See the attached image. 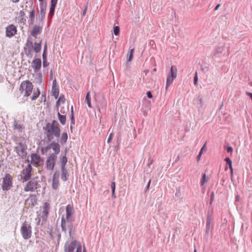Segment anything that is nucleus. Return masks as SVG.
<instances>
[{
	"instance_id": "obj_1",
	"label": "nucleus",
	"mask_w": 252,
	"mask_h": 252,
	"mask_svg": "<svg viewBox=\"0 0 252 252\" xmlns=\"http://www.w3.org/2000/svg\"><path fill=\"white\" fill-rule=\"evenodd\" d=\"M44 134L48 142H51L54 137L59 138L61 135L60 126L58 122L54 120L52 123H47L44 128Z\"/></svg>"
},
{
	"instance_id": "obj_2",
	"label": "nucleus",
	"mask_w": 252,
	"mask_h": 252,
	"mask_svg": "<svg viewBox=\"0 0 252 252\" xmlns=\"http://www.w3.org/2000/svg\"><path fill=\"white\" fill-rule=\"evenodd\" d=\"M67 150L65 149L64 154L63 153L60 156L59 162L61 164V179L65 182L68 180V172L66 168V165L67 162V158L66 157Z\"/></svg>"
},
{
	"instance_id": "obj_3",
	"label": "nucleus",
	"mask_w": 252,
	"mask_h": 252,
	"mask_svg": "<svg viewBox=\"0 0 252 252\" xmlns=\"http://www.w3.org/2000/svg\"><path fill=\"white\" fill-rule=\"evenodd\" d=\"M65 210L66 220L64 217V216H63L61 218L62 230L65 233L66 232V222H69L73 220L72 217L73 212V208L71 205L68 204L66 206Z\"/></svg>"
},
{
	"instance_id": "obj_4",
	"label": "nucleus",
	"mask_w": 252,
	"mask_h": 252,
	"mask_svg": "<svg viewBox=\"0 0 252 252\" xmlns=\"http://www.w3.org/2000/svg\"><path fill=\"white\" fill-rule=\"evenodd\" d=\"M20 231L24 239H29L31 237L32 233V228L31 223L28 221H25L22 224Z\"/></svg>"
},
{
	"instance_id": "obj_5",
	"label": "nucleus",
	"mask_w": 252,
	"mask_h": 252,
	"mask_svg": "<svg viewBox=\"0 0 252 252\" xmlns=\"http://www.w3.org/2000/svg\"><path fill=\"white\" fill-rule=\"evenodd\" d=\"M33 87L32 83L30 81H24L21 84L20 91L21 92V93L22 92H25V96H29L32 91Z\"/></svg>"
},
{
	"instance_id": "obj_6",
	"label": "nucleus",
	"mask_w": 252,
	"mask_h": 252,
	"mask_svg": "<svg viewBox=\"0 0 252 252\" xmlns=\"http://www.w3.org/2000/svg\"><path fill=\"white\" fill-rule=\"evenodd\" d=\"M12 178L9 173H6L5 176L2 178V183L1 188L4 191H7L10 189L12 186Z\"/></svg>"
},
{
	"instance_id": "obj_7",
	"label": "nucleus",
	"mask_w": 252,
	"mask_h": 252,
	"mask_svg": "<svg viewBox=\"0 0 252 252\" xmlns=\"http://www.w3.org/2000/svg\"><path fill=\"white\" fill-rule=\"evenodd\" d=\"M37 178L38 177H36V178H34L27 183L24 188L25 191H33L38 188L40 187L38 185V182L36 180Z\"/></svg>"
},
{
	"instance_id": "obj_8",
	"label": "nucleus",
	"mask_w": 252,
	"mask_h": 252,
	"mask_svg": "<svg viewBox=\"0 0 252 252\" xmlns=\"http://www.w3.org/2000/svg\"><path fill=\"white\" fill-rule=\"evenodd\" d=\"M32 170V165L29 164L27 167L22 170L21 179L23 180V182L28 181L31 179Z\"/></svg>"
},
{
	"instance_id": "obj_9",
	"label": "nucleus",
	"mask_w": 252,
	"mask_h": 252,
	"mask_svg": "<svg viewBox=\"0 0 252 252\" xmlns=\"http://www.w3.org/2000/svg\"><path fill=\"white\" fill-rule=\"evenodd\" d=\"M57 159V156L49 155L47 158L46 161V169L48 170H53L56 165V162Z\"/></svg>"
},
{
	"instance_id": "obj_10",
	"label": "nucleus",
	"mask_w": 252,
	"mask_h": 252,
	"mask_svg": "<svg viewBox=\"0 0 252 252\" xmlns=\"http://www.w3.org/2000/svg\"><path fill=\"white\" fill-rule=\"evenodd\" d=\"M79 241L77 240L72 241L70 244H65L64 246V252H74L76 247L79 244Z\"/></svg>"
},
{
	"instance_id": "obj_11",
	"label": "nucleus",
	"mask_w": 252,
	"mask_h": 252,
	"mask_svg": "<svg viewBox=\"0 0 252 252\" xmlns=\"http://www.w3.org/2000/svg\"><path fill=\"white\" fill-rule=\"evenodd\" d=\"M17 32V28L13 24L9 25L6 28V35L7 37H11Z\"/></svg>"
},
{
	"instance_id": "obj_12",
	"label": "nucleus",
	"mask_w": 252,
	"mask_h": 252,
	"mask_svg": "<svg viewBox=\"0 0 252 252\" xmlns=\"http://www.w3.org/2000/svg\"><path fill=\"white\" fill-rule=\"evenodd\" d=\"M51 149L54 151V153H52L50 155H54L55 156H57V155L60 153V145L58 142H56L55 141H51Z\"/></svg>"
},
{
	"instance_id": "obj_13",
	"label": "nucleus",
	"mask_w": 252,
	"mask_h": 252,
	"mask_svg": "<svg viewBox=\"0 0 252 252\" xmlns=\"http://www.w3.org/2000/svg\"><path fill=\"white\" fill-rule=\"evenodd\" d=\"M46 6V3L41 2L40 4V11L38 15V19L40 21H43L45 18Z\"/></svg>"
},
{
	"instance_id": "obj_14",
	"label": "nucleus",
	"mask_w": 252,
	"mask_h": 252,
	"mask_svg": "<svg viewBox=\"0 0 252 252\" xmlns=\"http://www.w3.org/2000/svg\"><path fill=\"white\" fill-rule=\"evenodd\" d=\"M37 198L36 195L31 194L29 197L26 200L25 203L28 204L32 208L33 207L37 204Z\"/></svg>"
},
{
	"instance_id": "obj_15",
	"label": "nucleus",
	"mask_w": 252,
	"mask_h": 252,
	"mask_svg": "<svg viewBox=\"0 0 252 252\" xmlns=\"http://www.w3.org/2000/svg\"><path fill=\"white\" fill-rule=\"evenodd\" d=\"M18 145L20 148V151L18 155L21 158L24 159L26 158L27 155V153L26 152L27 146L22 142H19L18 143Z\"/></svg>"
},
{
	"instance_id": "obj_16",
	"label": "nucleus",
	"mask_w": 252,
	"mask_h": 252,
	"mask_svg": "<svg viewBox=\"0 0 252 252\" xmlns=\"http://www.w3.org/2000/svg\"><path fill=\"white\" fill-rule=\"evenodd\" d=\"M32 68L34 70L35 72H37L41 67V60L39 58L33 60L32 62Z\"/></svg>"
},
{
	"instance_id": "obj_17",
	"label": "nucleus",
	"mask_w": 252,
	"mask_h": 252,
	"mask_svg": "<svg viewBox=\"0 0 252 252\" xmlns=\"http://www.w3.org/2000/svg\"><path fill=\"white\" fill-rule=\"evenodd\" d=\"M50 207V204L47 202H45L43 204V211L42 212L41 217L44 220H45L48 217Z\"/></svg>"
},
{
	"instance_id": "obj_18",
	"label": "nucleus",
	"mask_w": 252,
	"mask_h": 252,
	"mask_svg": "<svg viewBox=\"0 0 252 252\" xmlns=\"http://www.w3.org/2000/svg\"><path fill=\"white\" fill-rule=\"evenodd\" d=\"M51 92L52 95L54 96L55 99H57L59 97V88L57 86V81L56 79H55L53 81Z\"/></svg>"
},
{
	"instance_id": "obj_19",
	"label": "nucleus",
	"mask_w": 252,
	"mask_h": 252,
	"mask_svg": "<svg viewBox=\"0 0 252 252\" xmlns=\"http://www.w3.org/2000/svg\"><path fill=\"white\" fill-rule=\"evenodd\" d=\"M177 68L176 66L172 65L170 69L169 73L168 75L167 78L174 80L177 77Z\"/></svg>"
},
{
	"instance_id": "obj_20",
	"label": "nucleus",
	"mask_w": 252,
	"mask_h": 252,
	"mask_svg": "<svg viewBox=\"0 0 252 252\" xmlns=\"http://www.w3.org/2000/svg\"><path fill=\"white\" fill-rule=\"evenodd\" d=\"M42 32V27H40L39 26L35 25L32 30L31 32V35L34 37L36 38L37 36L40 34Z\"/></svg>"
},
{
	"instance_id": "obj_21",
	"label": "nucleus",
	"mask_w": 252,
	"mask_h": 252,
	"mask_svg": "<svg viewBox=\"0 0 252 252\" xmlns=\"http://www.w3.org/2000/svg\"><path fill=\"white\" fill-rule=\"evenodd\" d=\"M28 2H29L30 8L31 9V11L30 13V19H34L35 10L34 9V7L33 6V1L32 0H30L29 2L26 1V3H28Z\"/></svg>"
},
{
	"instance_id": "obj_22",
	"label": "nucleus",
	"mask_w": 252,
	"mask_h": 252,
	"mask_svg": "<svg viewBox=\"0 0 252 252\" xmlns=\"http://www.w3.org/2000/svg\"><path fill=\"white\" fill-rule=\"evenodd\" d=\"M211 221V215L208 213L206 220V233L208 235L210 231V227Z\"/></svg>"
},
{
	"instance_id": "obj_23",
	"label": "nucleus",
	"mask_w": 252,
	"mask_h": 252,
	"mask_svg": "<svg viewBox=\"0 0 252 252\" xmlns=\"http://www.w3.org/2000/svg\"><path fill=\"white\" fill-rule=\"evenodd\" d=\"M224 161L226 162V164L228 165L229 168L230 170L231 176V179L232 180V177H233V169L232 165V161L230 159V158L228 157L225 158H224Z\"/></svg>"
},
{
	"instance_id": "obj_24",
	"label": "nucleus",
	"mask_w": 252,
	"mask_h": 252,
	"mask_svg": "<svg viewBox=\"0 0 252 252\" xmlns=\"http://www.w3.org/2000/svg\"><path fill=\"white\" fill-rule=\"evenodd\" d=\"M41 42L42 40H40L39 43L35 42L34 43V45L32 46V49L34 50L36 53H38L40 52L41 49Z\"/></svg>"
},
{
	"instance_id": "obj_25",
	"label": "nucleus",
	"mask_w": 252,
	"mask_h": 252,
	"mask_svg": "<svg viewBox=\"0 0 252 252\" xmlns=\"http://www.w3.org/2000/svg\"><path fill=\"white\" fill-rule=\"evenodd\" d=\"M31 157L32 161H36L37 163H39L42 161L41 158L36 154H32Z\"/></svg>"
},
{
	"instance_id": "obj_26",
	"label": "nucleus",
	"mask_w": 252,
	"mask_h": 252,
	"mask_svg": "<svg viewBox=\"0 0 252 252\" xmlns=\"http://www.w3.org/2000/svg\"><path fill=\"white\" fill-rule=\"evenodd\" d=\"M67 139V132H64L62 133L60 140L59 142H60L62 145H64L66 143Z\"/></svg>"
},
{
	"instance_id": "obj_27",
	"label": "nucleus",
	"mask_w": 252,
	"mask_h": 252,
	"mask_svg": "<svg viewBox=\"0 0 252 252\" xmlns=\"http://www.w3.org/2000/svg\"><path fill=\"white\" fill-rule=\"evenodd\" d=\"M58 117L61 124L64 125L66 123V116L61 115L59 112L58 113Z\"/></svg>"
},
{
	"instance_id": "obj_28",
	"label": "nucleus",
	"mask_w": 252,
	"mask_h": 252,
	"mask_svg": "<svg viewBox=\"0 0 252 252\" xmlns=\"http://www.w3.org/2000/svg\"><path fill=\"white\" fill-rule=\"evenodd\" d=\"M134 52V49H131L128 53L127 62H129L132 61L133 57V53Z\"/></svg>"
},
{
	"instance_id": "obj_29",
	"label": "nucleus",
	"mask_w": 252,
	"mask_h": 252,
	"mask_svg": "<svg viewBox=\"0 0 252 252\" xmlns=\"http://www.w3.org/2000/svg\"><path fill=\"white\" fill-rule=\"evenodd\" d=\"M85 101L87 103L88 107L90 108H92L91 98L89 92H88L86 94L85 97Z\"/></svg>"
},
{
	"instance_id": "obj_30",
	"label": "nucleus",
	"mask_w": 252,
	"mask_h": 252,
	"mask_svg": "<svg viewBox=\"0 0 252 252\" xmlns=\"http://www.w3.org/2000/svg\"><path fill=\"white\" fill-rule=\"evenodd\" d=\"M39 94H40V91H39V89L37 88H36V91H35V90L33 91V95L32 97V100H36L37 98V97H38V96L39 95Z\"/></svg>"
},
{
	"instance_id": "obj_31",
	"label": "nucleus",
	"mask_w": 252,
	"mask_h": 252,
	"mask_svg": "<svg viewBox=\"0 0 252 252\" xmlns=\"http://www.w3.org/2000/svg\"><path fill=\"white\" fill-rule=\"evenodd\" d=\"M13 127L15 129H18L19 131H21L23 128V125L21 124H18L17 123V121L16 120H14V123H13Z\"/></svg>"
},
{
	"instance_id": "obj_32",
	"label": "nucleus",
	"mask_w": 252,
	"mask_h": 252,
	"mask_svg": "<svg viewBox=\"0 0 252 252\" xmlns=\"http://www.w3.org/2000/svg\"><path fill=\"white\" fill-rule=\"evenodd\" d=\"M59 180L57 179H53L52 188L54 189H57L58 188Z\"/></svg>"
},
{
	"instance_id": "obj_33",
	"label": "nucleus",
	"mask_w": 252,
	"mask_h": 252,
	"mask_svg": "<svg viewBox=\"0 0 252 252\" xmlns=\"http://www.w3.org/2000/svg\"><path fill=\"white\" fill-rule=\"evenodd\" d=\"M24 49L25 53L27 55V56L29 58H32V48H27L24 47Z\"/></svg>"
},
{
	"instance_id": "obj_34",
	"label": "nucleus",
	"mask_w": 252,
	"mask_h": 252,
	"mask_svg": "<svg viewBox=\"0 0 252 252\" xmlns=\"http://www.w3.org/2000/svg\"><path fill=\"white\" fill-rule=\"evenodd\" d=\"M26 46L27 48H32L33 46L32 41L29 38L27 39V42L26 43Z\"/></svg>"
},
{
	"instance_id": "obj_35",
	"label": "nucleus",
	"mask_w": 252,
	"mask_h": 252,
	"mask_svg": "<svg viewBox=\"0 0 252 252\" xmlns=\"http://www.w3.org/2000/svg\"><path fill=\"white\" fill-rule=\"evenodd\" d=\"M113 33L115 35H118L120 33V27L119 26H114L113 28Z\"/></svg>"
},
{
	"instance_id": "obj_36",
	"label": "nucleus",
	"mask_w": 252,
	"mask_h": 252,
	"mask_svg": "<svg viewBox=\"0 0 252 252\" xmlns=\"http://www.w3.org/2000/svg\"><path fill=\"white\" fill-rule=\"evenodd\" d=\"M207 181V180L206 175L205 174H203L202 175V178L200 181L201 186H203V185H204V184L205 183H206Z\"/></svg>"
},
{
	"instance_id": "obj_37",
	"label": "nucleus",
	"mask_w": 252,
	"mask_h": 252,
	"mask_svg": "<svg viewBox=\"0 0 252 252\" xmlns=\"http://www.w3.org/2000/svg\"><path fill=\"white\" fill-rule=\"evenodd\" d=\"M206 144H205L203 147L201 148L197 157V160L199 161L200 160V157L203 153V151L205 147Z\"/></svg>"
},
{
	"instance_id": "obj_38",
	"label": "nucleus",
	"mask_w": 252,
	"mask_h": 252,
	"mask_svg": "<svg viewBox=\"0 0 252 252\" xmlns=\"http://www.w3.org/2000/svg\"><path fill=\"white\" fill-rule=\"evenodd\" d=\"M55 8L56 7H53V8H52V6H50L49 16L52 17L54 15L55 10Z\"/></svg>"
},
{
	"instance_id": "obj_39",
	"label": "nucleus",
	"mask_w": 252,
	"mask_h": 252,
	"mask_svg": "<svg viewBox=\"0 0 252 252\" xmlns=\"http://www.w3.org/2000/svg\"><path fill=\"white\" fill-rule=\"evenodd\" d=\"M25 12L23 10H21L19 12V18H20V21L21 22L23 21V20L24 19L23 17L25 16Z\"/></svg>"
},
{
	"instance_id": "obj_40",
	"label": "nucleus",
	"mask_w": 252,
	"mask_h": 252,
	"mask_svg": "<svg viewBox=\"0 0 252 252\" xmlns=\"http://www.w3.org/2000/svg\"><path fill=\"white\" fill-rule=\"evenodd\" d=\"M173 80L167 78L166 79V89H167L168 87L170 86L172 83Z\"/></svg>"
},
{
	"instance_id": "obj_41",
	"label": "nucleus",
	"mask_w": 252,
	"mask_h": 252,
	"mask_svg": "<svg viewBox=\"0 0 252 252\" xmlns=\"http://www.w3.org/2000/svg\"><path fill=\"white\" fill-rule=\"evenodd\" d=\"M58 100H59V101H60V102H61L62 103H64L65 102V97L64 96V95L63 94H61L60 95V96H59V97Z\"/></svg>"
},
{
	"instance_id": "obj_42",
	"label": "nucleus",
	"mask_w": 252,
	"mask_h": 252,
	"mask_svg": "<svg viewBox=\"0 0 252 252\" xmlns=\"http://www.w3.org/2000/svg\"><path fill=\"white\" fill-rule=\"evenodd\" d=\"M58 0H51V5L50 6H52V8H53V7H56L57 4Z\"/></svg>"
},
{
	"instance_id": "obj_43",
	"label": "nucleus",
	"mask_w": 252,
	"mask_h": 252,
	"mask_svg": "<svg viewBox=\"0 0 252 252\" xmlns=\"http://www.w3.org/2000/svg\"><path fill=\"white\" fill-rule=\"evenodd\" d=\"M70 120H71V121L75 120V118H74V112H73V106H71V107Z\"/></svg>"
},
{
	"instance_id": "obj_44",
	"label": "nucleus",
	"mask_w": 252,
	"mask_h": 252,
	"mask_svg": "<svg viewBox=\"0 0 252 252\" xmlns=\"http://www.w3.org/2000/svg\"><path fill=\"white\" fill-rule=\"evenodd\" d=\"M113 136H114V134L113 133H111L109 135V137L108 138V139H107V143H110L112 139H113Z\"/></svg>"
},
{
	"instance_id": "obj_45",
	"label": "nucleus",
	"mask_w": 252,
	"mask_h": 252,
	"mask_svg": "<svg viewBox=\"0 0 252 252\" xmlns=\"http://www.w3.org/2000/svg\"><path fill=\"white\" fill-rule=\"evenodd\" d=\"M60 176V172L59 171H56L54 173L53 176V179H59Z\"/></svg>"
},
{
	"instance_id": "obj_46",
	"label": "nucleus",
	"mask_w": 252,
	"mask_h": 252,
	"mask_svg": "<svg viewBox=\"0 0 252 252\" xmlns=\"http://www.w3.org/2000/svg\"><path fill=\"white\" fill-rule=\"evenodd\" d=\"M197 81H198L197 73L196 72L195 76L194 77V79H193V82H194V84L195 85H197Z\"/></svg>"
},
{
	"instance_id": "obj_47",
	"label": "nucleus",
	"mask_w": 252,
	"mask_h": 252,
	"mask_svg": "<svg viewBox=\"0 0 252 252\" xmlns=\"http://www.w3.org/2000/svg\"><path fill=\"white\" fill-rule=\"evenodd\" d=\"M223 49L221 47H219L216 50V54L221 53L222 52Z\"/></svg>"
},
{
	"instance_id": "obj_48",
	"label": "nucleus",
	"mask_w": 252,
	"mask_h": 252,
	"mask_svg": "<svg viewBox=\"0 0 252 252\" xmlns=\"http://www.w3.org/2000/svg\"><path fill=\"white\" fill-rule=\"evenodd\" d=\"M111 188L112 191H115L116 184L115 182H112L111 184Z\"/></svg>"
},
{
	"instance_id": "obj_49",
	"label": "nucleus",
	"mask_w": 252,
	"mask_h": 252,
	"mask_svg": "<svg viewBox=\"0 0 252 252\" xmlns=\"http://www.w3.org/2000/svg\"><path fill=\"white\" fill-rule=\"evenodd\" d=\"M76 252H82V246L80 242L77 247Z\"/></svg>"
},
{
	"instance_id": "obj_50",
	"label": "nucleus",
	"mask_w": 252,
	"mask_h": 252,
	"mask_svg": "<svg viewBox=\"0 0 252 252\" xmlns=\"http://www.w3.org/2000/svg\"><path fill=\"white\" fill-rule=\"evenodd\" d=\"M45 152H47L49 150L51 149V143L48 144L47 146L43 147Z\"/></svg>"
},
{
	"instance_id": "obj_51",
	"label": "nucleus",
	"mask_w": 252,
	"mask_h": 252,
	"mask_svg": "<svg viewBox=\"0 0 252 252\" xmlns=\"http://www.w3.org/2000/svg\"><path fill=\"white\" fill-rule=\"evenodd\" d=\"M214 199V192H212L210 196V204H211Z\"/></svg>"
},
{
	"instance_id": "obj_52",
	"label": "nucleus",
	"mask_w": 252,
	"mask_h": 252,
	"mask_svg": "<svg viewBox=\"0 0 252 252\" xmlns=\"http://www.w3.org/2000/svg\"><path fill=\"white\" fill-rule=\"evenodd\" d=\"M49 63L47 62V60H43V67H46L48 66Z\"/></svg>"
},
{
	"instance_id": "obj_53",
	"label": "nucleus",
	"mask_w": 252,
	"mask_h": 252,
	"mask_svg": "<svg viewBox=\"0 0 252 252\" xmlns=\"http://www.w3.org/2000/svg\"><path fill=\"white\" fill-rule=\"evenodd\" d=\"M226 151L227 153L232 154L233 152V148L231 146H227L226 148Z\"/></svg>"
},
{
	"instance_id": "obj_54",
	"label": "nucleus",
	"mask_w": 252,
	"mask_h": 252,
	"mask_svg": "<svg viewBox=\"0 0 252 252\" xmlns=\"http://www.w3.org/2000/svg\"><path fill=\"white\" fill-rule=\"evenodd\" d=\"M68 223H69V224L68 225L69 230L72 231L73 228V224L72 223V221H70Z\"/></svg>"
},
{
	"instance_id": "obj_55",
	"label": "nucleus",
	"mask_w": 252,
	"mask_h": 252,
	"mask_svg": "<svg viewBox=\"0 0 252 252\" xmlns=\"http://www.w3.org/2000/svg\"><path fill=\"white\" fill-rule=\"evenodd\" d=\"M198 100L199 101V103H198V105H199V107H201L203 106V99L201 97H199Z\"/></svg>"
},
{
	"instance_id": "obj_56",
	"label": "nucleus",
	"mask_w": 252,
	"mask_h": 252,
	"mask_svg": "<svg viewBox=\"0 0 252 252\" xmlns=\"http://www.w3.org/2000/svg\"><path fill=\"white\" fill-rule=\"evenodd\" d=\"M147 96L149 98H152L153 97V95L150 91L147 92Z\"/></svg>"
},
{
	"instance_id": "obj_57",
	"label": "nucleus",
	"mask_w": 252,
	"mask_h": 252,
	"mask_svg": "<svg viewBox=\"0 0 252 252\" xmlns=\"http://www.w3.org/2000/svg\"><path fill=\"white\" fill-rule=\"evenodd\" d=\"M153 160L151 159L150 158H149L148 161L147 166L149 167L150 165H151L153 163Z\"/></svg>"
},
{
	"instance_id": "obj_58",
	"label": "nucleus",
	"mask_w": 252,
	"mask_h": 252,
	"mask_svg": "<svg viewBox=\"0 0 252 252\" xmlns=\"http://www.w3.org/2000/svg\"><path fill=\"white\" fill-rule=\"evenodd\" d=\"M151 182V179H150L149 182H148V184L147 185V187H146L145 192L147 191L149 189L150 186Z\"/></svg>"
},
{
	"instance_id": "obj_59",
	"label": "nucleus",
	"mask_w": 252,
	"mask_h": 252,
	"mask_svg": "<svg viewBox=\"0 0 252 252\" xmlns=\"http://www.w3.org/2000/svg\"><path fill=\"white\" fill-rule=\"evenodd\" d=\"M47 53H42L43 60H47Z\"/></svg>"
},
{
	"instance_id": "obj_60",
	"label": "nucleus",
	"mask_w": 252,
	"mask_h": 252,
	"mask_svg": "<svg viewBox=\"0 0 252 252\" xmlns=\"http://www.w3.org/2000/svg\"><path fill=\"white\" fill-rule=\"evenodd\" d=\"M43 53H47V43L46 42L44 45V49Z\"/></svg>"
},
{
	"instance_id": "obj_61",
	"label": "nucleus",
	"mask_w": 252,
	"mask_h": 252,
	"mask_svg": "<svg viewBox=\"0 0 252 252\" xmlns=\"http://www.w3.org/2000/svg\"><path fill=\"white\" fill-rule=\"evenodd\" d=\"M20 151V148L19 147H15L14 148V151L16 152L17 154L18 155Z\"/></svg>"
},
{
	"instance_id": "obj_62",
	"label": "nucleus",
	"mask_w": 252,
	"mask_h": 252,
	"mask_svg": "<svg viewBox=\"0 0 252 252\" xmlns=\"http://www.w3.org/2000/svg\"><path fill=\"white\" fill-rule=\"evenodd\" d=\"M87 10V5H86L84 9V10L82 13V16H85L86 13V11Z\"/></svg>"
},
{
	"instance_id": "obj_63",
	"label": "nucleus",
	"mask_w": 252,
	"mask_h": 252,
	"mask_svg": "<svg viewBox=\"0 0 252 252\" xmlns=\"http://www.w3.org/2000/svg\"><path fill=\"white\" fill-rule=\"evenodd\" d=\"M240 200V196L239 195L237 194V195L235 197V202H239Z\"/></svg>"
},
{
	"instance_id": "obj_64",
	"label": "nucleus",
	"mask_w": 252,
	"mask_h": 252,
	"mask_svg": "<svg viewBox=\"0 0 252 252\" xmlns=\"http://www.w3.org/2000/svg\"><path fill=\"white\" fill-rule=\"evenodd\" d=\"M246 94L248 96H250L251 99L252 100V93L247 92H246Z\"/></svg>"
}]
</instances>
